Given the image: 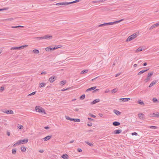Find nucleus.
<instances>
[{
	"instance_id": "0e129e2a",
	"label": "nucleus",
	"mask_w": 159,
	"mask_h": 159,
	"mask_svg": "<svg viewBox=\"0 0 159 159\" xmlns=\"http://www.w3.org/2000/svg\"><path fill=\"white\" fill-rule=\"evenodd\" d=\"M49 127L48 126H45L44 127V129H49Z\"/></svg>"
},
{
	"instance_id": "ddd939ff",
	"label": "nucleus",
	"mask_w": 159,
	"mask_h": 159,
	"mask_svg": "<svg viewBox=\"0 0 159 159\" xmlns=\"http://www.w3.org/2000/svg\"><path fill=\"white\" fill-rule=\"evenodd\" d=\"M97 88L96 86H94L92 87H91L90 88H89L88 89H87L86 92H88L89 91H91L92 90H94L96 88Z\"/></svg>"
},
{
	"instance_id": "20e7f679",
	"label": "nucleus",
	"mask_w": 159,
	"mask_h": 159,
	"mask_svg": "<svg viewBox=\"0 0 159 159\" xmlns=\"http://www.w3.org/2000/svg\"><path fill=\"white\" fill-rule=\"evenodd\" d=\"M57 78V77L55 76H52L48 79V81L50 83H53Z\"/></svg>"
},
{
	"instance_id": "f3484780",
	"label": "nucleus",
	"mask_w": 159,
	"mask_h": 159,
	"mask_svg": "<svg viewBox=\"0 0 159 159\" xmlns=\"http://www.w3.org/2000/svg\"><path fill=\"white\" fill-rule=\"evenodd\" d=\"M113 112L115 114L118 116H119L121 114V112H120L116 110H113Z\"/></svg>"
},
{
	"instance_id": "864d4df0",
	"label": "nucleus",
	"mask_w": 159,
	"mask_h": 159,
	"mask_svg": "<svg viewBox=\"0 0 159 159\" xmlns=\"http://www.w3.org/2000/svg\"><path fill=\"white\" fill-rule=\"evenodd\" d=\"M90 115V116L92 117H93V118H95L96 117V116L92 114H89Z\"/></svg>"
},
{
	"instance_id": "4c0bfd02",
	"label": "nucleus",
	"mask_w": 159,
	"mask_h": 159,
	"mask_svg": "<svg viewBox=\"0 0 159 159\" xmlns=\"http://www.w3.org/2000/svg\"><path fill=\"white\" fill-rule=\"evenodd\" d=\"M36 93V91H34V92H33L32 93H30L29 94H28V96H31L34 95Z\"/></svg>"
},
{
	"instance_id": "680f3d73",
	"label": "nucleus",
	"mask_w": 159,
	"mask_h": 159,
	"mask_svg": "<svg viewBox=\"0 0 159 159\" xmlns=\"http://www.w3.org/2000/svg\"><path fill=\"white\" fill-rule=\"evenodd\" d=\"M13 20V18H9V19H6V20H10V21H11V20Z\"/></svg>"
},
{
	"instance_id": "423d86ee",
	"label": "nucleus",
	"mask_w": 159,
	"mask_h": 159,
	"mask_svg": "<svg viewBox=\"0 0 159 159\" xmlns=\"http://www.w3.org/2000/svg\"><path fill=\"white\" fill-rule=\"evenodd\" d=\"M150 116L155 117H159V113L158 112H157L156 113H153L151 114L150 115Z\"/></svg>"
},
{
	"instance_id": "3c124183",
	"label": "nucleus",
	"mask_w": 159,
	"mask_h": 159,
	"mask_svg": "<svg viewBox=\"0 0 159 159\" xmlns=\"http://www.w3.org/2000/svg\"><path fill=\"white\" fill-rule=\"evenodd\" d=\"M17 143H18V144H22V142H21V140H19L17 142Z\"/></svg>"
},
{
	"instance_id": "412c9836",
	"label": "nucleus",
	"mask_w": 159,
	"mask_h": 159,
	"mask_svg": "<svg viewBox=\"0 0 159 159\" xmlns=\"http://www.w3.org/2000/svg\"><path fill=\"white\" fill-rule=\"evenodd\" d=\"M68 156L67 154H64L62 155L61 157L64 159H68Z\"/></svg>"
},
{
	"instance_id": "603ef678",
	"label": "nucleus",
	"mask_w": 159,
	"mask_h": 159,
	"mask_svg": "<svg viewBox=\"0 0 159 159\" xmlns=\"http://www.w3.org/2000/svg\"><path fill=\"white\" fill-rule=\"evenodd\" d=\"M56 49H56V47H55V46H54V48H51L50 47V50H55Z\"/></svg>"
},
{
	"instance_id": "f03ea898",
	"label": "nucleus",
	"mask_w": 159,
	"mask_h": 159,
	"mask_svg": "<svg viewBox=\"0 0 159 159\" xmlns=\"http://www.w3.org/2000/svg\"><path fill=\"white\" fill-rule=\"evenodd\" d=\"M139 34L137 33H135L129 36L126 40V42H128L135 38Z\"/></svg>"
},
{
	"instance_id": "cd10ccee",
	"label": "nucleus",
	"mask_w": 159,
	"mask_h": 159,
	"mask_svg": "<svg viewBox=\"0 0 159 159\" xmlns=\"http://www.w3.org/2000/svg\"><path fill=\"white\" fill-rule=\"evenodd\" d=\"M46 85V84L45 83H41L39 86V87L40 88H41V87H44V86H45V85Z\"/></svg>"
},
{
	"instance_id": "e2e57ef3",
	"label": "nucleus",
	"mask_w": 159,
	"mask_h": 159,
	"mask_svg": "<svg viewBox=\"0 0 159 159\" xmlns=\"http://www.w3.org/2000/svg\"><path fill=\"white\" fill-rule=\"evenodd\" d=\"M7 134L8 136H9L10 135V133L9 131H7Z\"/></svg>"
},
{
	"instance_id": "dca6fc26",
	"label": "nucleus",
	"mask_w": 159,
	"mask_h": 159,
	"mask_svg": "<svg viewBox=\"0 0 159 159\" xmlns=\"http://www.w3.org/2000/svg\"><path fill=\"white\" fill-rule=\"evenodd\" d=\"M158 25L157 23H156V24H155L153 25H152L149 28V30H150L151 29H153V28H155Z\"/></svg>"
},
{
	"instance_id": "09e8293b",
	"label": "nucleus",
	"mask_w": 159,
	"mask_h": 159,
	"mask_svg": "<svg viewBox=\"0 0 159 159\" xmlns=\"http://www.w3.org/2000/svg\"><path fill=\"white\" fill-rule=\"evenodd\" d=\"M37 39H44V36H43V37H37Z\"/></svg>"
},
{
	"instance_id": "de8ad7c7",
	"label": "nucleus",
	"mask_w": 159,
	"mask_h": 159,
	"mask_svg": "<svg viewBox=\"0 0 159 159\" xmlns=\"http://www.w3.org/2000/svg\"><path fill=\"white\" fill-rule=\"evenodd\" d=\"M4 90V87H1L0 88V91L1 92L3 91Z\"/></svg>"
},
{
	"instance_id": "a18cd8bd",
	"label": "nucleus",
	"mask_w": 159,
	"mask_h": 159,
	"mask_svg": "<svg viewBox=\"0 0 159 159\" xmlns=\"http://www.w3.org/2000/svg\"><path fill=\"white\" fill-rule=\"evenodd\" d=\"M8 9L7 8H3L0 9V11H3V10H6Z\"/></svg>"
},
{
	"instance_id": "338daca9",
	"label": "nucleus",
	"mask_w": 159,
	"mask_h": 159,
	"mask_svg": "<svg viewBox=\"0 0 159 159\" xmlns=\"http://www.w3.org/2000/svg\"><path fill=\"white\" fill-rule=\"evenodd\" d=\"M46 72H42L41 73V75H43V74H46Z\"/></svg>"
},
{
	"instance_id": "9d476101",
	"label": "nucleus",
	"mask_w": 159,
	"mask_h": 159,
	"mask_svg": "<svg viewBox=\"0 0 159 159\" xmlns=\"http://www.w3.org/2000/svg\"><path fill=\"white\" fill-rule=\"evenodd\" d=\"M100 99L98 98L94 100L93 102H91L90 103L91 105L97 103L99 102L100 101Z\"/></svg>"
},
{
	"instance_id": "2f4dec72",
	"label": "nucleus",
	"mask_w": 159,
	"mask_h": 159,
	"mask_svg": "<svg viewBox=\"0 0 159 159\" xmlns=\"http://www.w3.org/2000/svg\"><path fill=\"white\" fill-rule=\"evenodd\" d=\"M88 70H84L82 71L80 73L82 74H85V73H87L88 72Z\"/></svg>"
},
{
	"instance_id": "7ed1b4c3",
	"label": "nucleus",
	"mask_w": 159,
	"mask_h": 159,
	"mask_svg": "<svg viewBox=\"0 0 159 159\" xmlns=\"http://www.w3.org/2000/svg\"><path fill=\"white\" fill-rule=\"evenodd\" d=\"M35 110L37 112H40L41 113H45V110L42 107H41L39 106H36L35 107Z\"/></svg>"
},
{
	"instance_id": "052dcab7",
	"label": "nucleus",
	"mask_w": 159,
	"mask_h": 159,
	"mask_svg": "<svg viewBox=\"0 0 159 159\" xmlns=\"http://www.w3.org/2000/svg\"><path fill=\"white\" fill-rule=\"evenodd\" d=\"M105 1V0H99L98 1V2H102Z\"/></svg>"
},
{
	"instance_id": "0eeeda50",
	"label": "nucleus",
	"mask_w": 159,
	"mask_h": 159,
	"mask_svg": "<svg viewBox=\"0 0 159 159\" xmlns=\"http://www.w3.org/2000/svg\"><path fill=\"white\" fill-rule=\"evenodd\" d=\"M56 5H69V2H65L57 3Z\"/></svg>"
},
{
	"instance_id": "6e6552de",
	"label": "nucleus",
	"mask_w": 159,
	"mask_h": 159,
	"mask_svg": "<svg viewBox=\"0 0 159 159\" xmlns=\"http://www.w3.org/2000/svg\"><path fill=\"white\" fill-rule=\"evenodd\" d=\"M139 118L140 119L143 120L145 119L144 114L142 113H140L138 114Z\"/></svg>"
},
{
	"instance_id": "a211bd4d",
	"label": "nucleus",
	"mask_w": 159,
	"mask_h": 159,
	"mask_svg": "<svg viewBox=\"0 0 159 159\" xmlns=\"http://www.w3.org/2000/svg\"><path fill=\"white\" fill-rule=\"evenodd\" d=\"M52 135L51 136H48L43 138L44 140V141H47L50 139L51 138Z\"/></svg>"
},
{
	"instance_id": "ea45409f",
	"label": "nucleus",
	"mask_w": 159,
	"mask_h": 159,
	"mask_svg": "<svg viewBox=\"0 0 159 159\" xmlns=\"http://www.w3.org/2000/svg\"><path fill=\"white\" fill-rule=\"evenodd\" d=\"M17 127L20 129H22L23 128V126L21 125H18Z\"/></svg>"
},
{
	"instance_id": "72a5a7b5",
	"label": "nucleus",
	"mask_w": 159,
	"mask_h": 159,
	"mask_svg": "<svg viewBox=\"0 0 159 159\" xmlns=\"http://www.w3.org/2000/svg\"><path fill=\"white\" fill-rule=\"evenodd\" d=\"M149 128L151 129H157L158 127L155 126H149Z\"/></svg>"
},
{
	"instance_id": "774afa93",
	"label": "nucleus",
	"mask_w": 159,
	"mask_h": 159,
	"mask_svg": "<svg viewBox=\"0 0 159 159\" xmlns=\"http://www.w3.org/2000/svg\"><path fill=\"white\" fill-rule=\"evenodd\" d=\"M120 75V73H118L117 74H116L115 76L116 77H117L118 76Z\"/></svg>"
},
{
	"instance_id": "69168bd1",
	"label": "nucleus",
	"mask_w": 159,
	"mask_h": 159,
	"mask_svg": "<svg viewBox=\"0 0 159 159\" xmlns=\"http://www.w3.org/2000/svg\"><path fill=\"white\" fill-rule=\"evenodd\" d=\"M88 119L89 120H90V121H93V119H92L91 118H90L89 117H88Z\"/></svg>"
},
{
	"instance_id": "e433bc0d",
	"label": "nucleus",
	"mask_w": 159,
	"mask_h": 159,
	"mask_svg": "<svg viewBox=\"0 0 159 159\" xmlns=\"http://www.w3.org/2000/svg\"><path fill=\"white\" fill-rule=\"evenodd\" d=\"M28 46V45H24L21 46L20 47V49H23L25 47H26Z\"/></svg>"
},
{
	"instance_id": "c03bdc74",
	"label": "nucleus",
	"mask_w": 159,
	"mask_h": 159,
	"mask_svg": "<svg viewBox=\"0 0 159 159\" xmlns=\"http://www.w3.org/2000/svg\"><path fill=\"white\" fill-rule=\"evenodd\" d=\"M55 46V47H56V49H57V48H59L62 47V46L61 45Z\"/></svg>"
},
{
	"instance_id": "1a4fd4ad",
	"label": "nucleus",
	"mask_w": 159,
	"mask_h": 159,
	"mask_svg": "<svg viewBox=\"0 0 159 159\" xmlns=\"http://www.w3.org/2000/svg\"><path fill=\"white\" fill-rule=\"evenodd\" d=\"M52 36L49 35H45L44 36V39L47 40L50 39L52 38Z\"/></svg>"
},
{
	"instance_id": "473e14b6",
	"label": "nucleus",
	"mask_w": 159,
	"mask_h": 159,
	"mask_svg": "<svg viewBox=\"0 0 159 159\" xmlns=\"http://www.w3.org/2000/svg\"><path fill=\"white\" fill-rule=\"evenodd\" d=\"M85 96L84 94H83L80 97V99L81 100H83L84 99Z\"/></svg>"
},
{
	"instance_id": "bb28decb",
	"label": "nucleus",
	"mask_w": 159,
	"mask_h": 159,
	"mask_svg": "<svg viewBox=\"0 0 159 159\" xmlns=\"http://www.w3.org/2000/svg\"><path fill=\"white\" fill-rule=\"evenodd\" d=\"M85 142L87 143V144H88V145H89V146H93V144L92 143H89V142L88 141H85Z\"/></svg>"
},
{
	"instance_id": "58836bf2",
	"label": "nucleus",
	"mask_w": 159,
	"mask_h": 159,
	"mask_svg": "<svg viewBox=\"0 0 159 159\" xmlns=\"http://www.w3.org/2000/svg\"><path fill=\"white\" fill-rule=\"evenodd\" d=\"M144 70H142L141 71H140V72H139L138 74V75H141V74L144 73Z\"/></svg>"
},
{
	"instance_id": "4be33fe9",
	"label": "nucleus",
	"mask_w": 159,
	"mask_h": 159,
	"mask_svg": "<svg viewBox=\"0 0 159 159\" xmlns=\"http://www.w3.org/2000/svg\"><path fill=\"white\" fill-rule=\"evenodd\" d=\"M20 47H12L11 48V50H20Z\"/></svg>"
},
{
	"instance_id": "f257e3e1",
	"label": "nucleus",
	"mask_w": 159,
	"mask_h": 159,
	"mask_svg": "<svg viewBox=\"0 0 159 159\" xmlns=\"http://www.w3.org/2000/svg\"><path fill=\"white\" fill-rule=\"evenodd\" d=\"M124 20V19H122L120 20L115 21H114L113 22H108V23H103V24L99 25L98 26L99 27H100L105 26H107V25H113L115 24H116V23H119L120 22H121V21H123V20Z\"/></svg>"
},
{
	"instance_id": "5701e85b",
	"label": "nucleus",
	"mask_w": 159,
	"mask_h": 159,
	"mask_svg": "<svg viewBox=\"0 0 159 159\" xmlns=\"http://www.w3.org/2000/svg\"><path fill=\"white\" fill-rule=\"evenodd\" d=\"M143 47H139L136 50V52H138L143 50Z\"/></svg>"
},
{
	"instance_id": "f704fd0d",
	"label": "nucleus",
	"mask_w": 159,
	"mask_h": 159,
	"mask_svg": "<svg viewBox=\"0 0 159 159\" xmlns=\"http://www.w3.org/2000/svg\"><path fill=\"white\" fill-rule=\"evenodd\" d=\"M16 152V149L15 148V149H12V152L13 154H15Z\"/></svg>"
},
{
	"instance_id": "4468645a",
	"label": "nucleus",
	"mask_w": 159,
	"mask_h": 159,
	"mask_svg": "<svg viewBox=\"0 0 159 159\" xmlns=\"http://www.w3.org/2000/svg\"><path fill=\"white\" fill-rule=\"evenodd\" d=\"M112 125L115 126H117L120 125V123L119 122L115 121L112 123Z\"/></svg>"
},
{
	"instance_id": "a878e982",
	"label": "nucleus",
	"mask_w": 159,
	"mask_h": 159,
	"mask_svg": "<svg viewBox=\"0 0 159 159\" xmlns=\"http://www.w3.org/2000/svg\"><path fill=\"white\" fill-rule=\"evenodd\" d=\"M138 103L139 104L141 105H144V104L143 103V102L141 100H138Z\"/></svg>"
},
{
	"instance_id": "7c9ffc66",
	"label": "nucleus",
	"mask_w": 159,
	"mask_h": 159,
	"mask_svg": "<svg viewBox=\"0 0 159 159\" xmlns=\"http://www.w3.org/2000/svg\"><path fill=\"white\" fill-rule=\"evenodd\" d=\"M79 1H80V0H76L73 1V2H69V4H71L77 2H79Z\"/></svg>"
},
{
	"instance_id": "39448f33",
	"label": "nucleus",
	"mask_w": 159,
	"mask_h": 159,
	"mask_svg": "<svg viewBox=\"0 0 159 159\" xmlns=\"http://www.w3.org/2000/svg\"><path fill=\"white\" fill-rule=\"evenodd\" d=\"M2 111L4 113L8 114H13V111L12 110H6L3 109Z\"/></svg>"
},
{
	"instance_id": "c9c22d12",
	"label": "nucleus",
	"mask_w": 159,
	"mask_h": 159,
	"mask_svg": "<svg viewBox=\"0 0 159 159\" xmlns=\"http://www.w3.org/2000/svg\"><path fill=\"white\" fill-rule=\"evenodd\" d=\"M117 91V89L116 88L114 89L111 90L112 93H115Z\"/></svg>"
},
{
	"instance_id": "5fc2aeb1",
	"label": "nucleus",
	"mask_w": 159,
	"mask_h": 159,
	"mask_svg": "<svg viewBox=\"0 0 159 159\" xmlns=\"http://www.w3.org/2000/svg\"><path fill=\"white\" fill-rule=\"evenodd\" d=\"M70 89V88H67V89H62L61 90V91H66V90H67L68 89Z\"/></svg>"
},
{
	"instance_id": "2eb2a0df",
	"label": "nucleus",
	"mask_w": 159,
	"mask_h": 159,
	"mask_svg": "<svg viewBox=\"0 0 159 159\" xmlns=\"http://www.w3.org/2000/svg\"><path fill=\"white\" fill-rule=\"evenodd\" d=\"M122 132V130L121 129H118L115 130L114 131V134H118L121 133Z\"/></svg>"
},
{
	"instance_id": "37998d69",
	"label": "nucleus",
	"mask_w": 159,
	"mask_h": 159,
	"mask_svg": "<svg viewBox=\"0 0 159 159\" xmlns=\"http://www.w3.org/2000/svg\"><path fill=\"white\" fill-rule=\"evenodd\" d=\"M45 50L46 51H49L50 50V47L46 48H45Z\"/></svg>"
},
{
	"instance_id": "13d9d810",
	"label": "nucleus",
	"mask_w": 159,
	"mask_h": 159,
	"mask_svg": "<svg viewBox=\"0 0 159 159\" xmlns=\"http://www.w3.org/2000/svg\"><path fill=\"white\" fill-rule=\"evenodd\" d=\"M150 79H148V78H147L145 80V81L146 82H148L149 80H150Z\"/></svg>"
},
{
	"instance_id": "c85d7f7f",
	"label": "nucleus",
	"mask_w": 159,
	"mask_h": 159,
	"mask_svg": "<svg viewBox=\"0 0 159 159\" xmlns=\"http://www.w3.org/2000/svg\"><path fill=\"white\" fill-rule=\"evenodd\" d=\"M33 52L35 54H38L39 53V51L38 49H34L33 50Z\"/></svg>"
},
{
	"instance_id": "49530a36",
	"label": "nucleus",
	"mask_w": 159,
	"mask_h": 159,
	"mask_svg": "<svg viewBox=\"0 0 159 159\" xmlns=\"http://www.w3.org/2000/svg\"><path fill=\"white\" fill-rule=\"evenodd\" d=\"M131 134L132 135L136 136L138 135L137 133L135 132L132 133Z\"/></svg>"
},
{
	"instance_id": "8fccbe9b",
	"label": "nucleus",
	"mask_w": 159,
	"mask_h": 159,
	"mask_svg": "<svg viewBox=\"0 0 159 159\" xmlns=\"http://www.w3.org/2000/svg\"><path fill=\"white\" fill-rule=\"evenodd\" d=\"M99 89H96L95 90H94L93 91V93H95L97 92Z\"/></svg>"
},
{
	"instance_id": "79ce46f5",
	"label": "nucleus",
	"mask_w": 159,
	"mask_h": 159,
	"mask_svg": "<svg viewBox=\"0 0 159 159\" xmlns=\"http://www.w3.org/2000/svg\"><path fill=\"white\" fill-rule=\"evenodd\" d=\"M152 101L154 102H156L158 101V100L156 98H153Z\"/></svg>"
},
{
	"instance_id": "6e6d98bb",
	"label": "nucleus",
	"mask_w": 159,
	"mask_h": 159,
	"mask_svg": "<svg viewBox=\"0 0 159 159\" xmlns=\"http://www.w3.org/2000/svg\"><path fill=\"white\" fill-rule=\"evenodd\" d=\"M77 151L78 152H80L82 151V150L81 148H78L77 149Z\"/></svg>"
},
{
	"instance_id": "393cba45",
	"label": "nucleus",
	"mask_w": 159,
	"mask_h": 159,
	"mask_svg": "<svg viewBox=\"0 0 159 159\" xmlns=\"http://www.w3.org/2000/svg\"><path fill=\"white\" fill-rule=\"evenodd\" d=\"M66 80L61 81L60 82V84L61 85H63L66 83Z\"/></svg>"
},
{
	"instance_id": "6ab92c4d",
	"label": "nucleus",
	"mask_w": 159,
	"mask_h": 159,
	"mask_svg": "<svg viewBox=\"0 0 159 159\" xmlns=\"http://www.w3.org/2000/svg\"><path fill=\"white\" fill-rule=\"evenodd\" d=\"M153 72H152L150 73H148L147 75V78L150 79L151 76L153 75Z\"/></svg>"
},
{
	"instance_id": "bf43d9fd",
	"label": "nucleus",
	"mask_w": 159,
	"mask_h": 159,
	"mask_svg": "<svg viewBox=\"0 0 159 159\" xmlns=\"http://www.w3.org/2000/svg\"><path fill=\"white\" fill-rule=\"evenodd\" d=\"M98 1H93L92 2V3H98Z\"/></svg>"
},
{
	"instance_id": "f8f14e48",
	"label": "nucleus",
	"mask_w": 159,
	"mask_h": 159,
	"mask_svg": "<svg viewBox=\"0 0 159 159\" xmlns=\"http://www.w3.org/2000/svg\"><path fill=\"white\" fill-rule=\"evenodd\" d=\"M130 99L129 98H120V100H122L124 102H127L130 100Z\"/></svg>"
},
{
	"instance_id": "9b49d317",
	"label": "nucleus",
	"mask_w": 159,
	"mask_h": 159,
	"mask_svg": "<svg viewBox=\"0 0 159 159\" xmlns=\"http://www.w3.org/2000/svg\"><path fill=\"white\" fill-rule=\"evenodd\" d=\"M158 81L157 80H155L152 81V82L151 83L150 85L149 86V87L151 88L152 86H153L154 84H156Z\"/></svg>"
},
{
	"instance_id": "a19ab883",
	"label": "nucleus",
	"mask_w": 159,
	"mask_h": 159,
	"mask_svg": "<svg viewBox=\"0 0 159 159\" xmlns=\"http://www.w3.org/2000/svg\"><path fill=\"white\" fill-rule=\"evenodd\" d=\"M66 118L67 120H70V121L72 120V118H70V117H69L68 116H66Z\"/></svg>"
},
{
	"instance_id": "b1692460",
	"label": "nucleus",
	"mask_w": 159,
	"mask_h": 159,
	"mask_svg": "<svg viewBox=\"0 0 159 159\" xmlns=\"http://www.w3.org/2000/svg\"><path fill=\"white\" fill-rule=\"evenodd\" d=\"M71 121L75 122H80V120L79 119L72 118Z\"/></svg>"
},
{
	"instance_id": "c756f323",
	"label": "nucleus",
	"mask_w": 159,
	"mask_h": 159,
	"mask_svg": "<svg viewBox=\"0 0 159 159\" xmlns=\"http://www.w3.org/2000/svg\"><path fill=\"white\" fill-rule=\"evenodd\" d=\"M20 149L22 152H25L26 151V148L24 147H20Z\"/></svg>"
},
{
	"instance_id": "4d7b16f0",
	"label": "nucleus",
	"mask_w": 159,
	"mask_h": 159,
	"mask_svg": "<svg viewBox=\"0 0 159 159\" xmlns=\"http://www.w3.org/2000/svg\"><path fill=\"white\" fill-rule=\"evenodd\" d=\"M92 123L91 122L87 124V125L89 126H91L92 125Z\"/></svg>"
},
{
	"instance_id": "aec40b11",
	"label": "nucleus",
	"mask_w": 159,
	"mask_h": 159,
	"mask_svg": "<svg viewBox=\"0 0 159 159\" xmlns=\"http://www.w3.org/2000/svg\"><path fill=\"white\" fill-rule=\"evenodd\" d=\"M21 142H22V144L26 143L28 141V139H26L23 140H21Z\"/></svg>"
}]
</instances>
